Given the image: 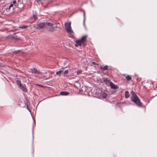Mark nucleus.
<instances>
[{"label":"nucleus","instance_id":"obj_1","mask_svg":"<svg viewBox=\"0 0 157 157\" xmlns=\"http://www.w3.org/2000/svg\"><path fill=\"white\" fill-rule=\"evenodd\" d=\"M131 96L130 97L131 100L138 107H143V103L140 102V99L135 93L133 91H131Z\"/></svg>","mask_w":157,"mask_h":157},{"label":"nucleus","instance_id":"obj_2","mask_svg":"<svg viewBox=\"0 0 157 157\" xmlns=\"http://www.w3.org/2000/svg\"><path fill=\"white\" fill-rule=\"evenodd\" d=\"M87 37V36H84L82 37L81 39L76 40L75 41V46L77 47L81 46L82 44L84 43L86 41Z\"/></svg>","mask_w":157,"mask_h":157},{"label":"nucleus","instance_id":"obj_3","mask_svg":"<svg viewBox=\"0 0 157 157\" xmlns=\"http://www.w3.org/2000/svg\"><path fill=\"white\" fill-rule=\"evenodd\" d=\"M45 23L46 24V28H49V29L50 31H53L54 30L55 28H57V25H56L55 27L52 26L54 25V23L52 22H45Z\"/></svg>","mask_w":157,"mask_h":157},{"label":"nucleus","instance_id":"obj_4","mask_svg":"<svg viewBox=\"0 0 157 157\" xmlns=\"http://www.w3.org/2000/svg\"><path fill=\"white\" fill-rule=\"evenodd\" d=\"M65 29L68 33H70L72 30L71 27V22H67L65 24Z\"/></svg>","mask_w":157,"mask_h":157},{"label":"nucleus","instance_id":"obj_5","mask_svg":"<svg viewBox=\"0 0 157 157\" xmlns=\"http://www.w3.org/2000/svg\"><path fill=\"white\" fill-rule=\"evenodd\" d=\"M45 28H46V24L44 22L38 23L37 24V29H43Z\"/></svg>","mask_w":157,"mask_h":157},{"label":"nucleus","instance_id":"obj_6","mask_svg":"<svg viewBox=\"0 0 157 157\" xmlns=\"http://www.w3.org/2000/svg\"><path fill=\"white\" fill-rule=\"evenodd\" d=\"M30 72L32 73L37 74H41L42 73L40 72L39 71L37 70L36 68H33L30 69Z\"/></svg>","mask_w":157,"mask_h":157},{"label":"nucleus","instance_id":"obj_7","mask_svg":"<svg viewBox=\"0 0 157 157\" xmlns=\"http://www.w3.org/2000/svg\"><path fill=\"white\" fill-rule=\"evenodd\" d=\"M110 86L112 88L114 89H116L118 88V87L117 86L115 85L112 82H110Z\"/></svg>","mask_w":157,"mask_h":157},{"label":"nucleus","instance_id":"obj_8","mask_svg":"<svg viewBox=\"0 0 157 157\" xmlns=\"http://www.w3.org/2000/svg\"><path fill=\"white\" fill-rule=\"evenodd\" d=\"M20 88L25 92L27 91V90L25 88V86L21 85L19 87Z\"/></svg>","mask_w":157,"mask_h":157},{"label":"nucleus","instance_id":"obj_9","mask_svg":"<svg viewBox=\"0 0 157 157\" xmlns=\"http://www.w3.org/2000/svg\"><path fill=\"white\" fill-rule=\"evenodd\" d=\"M127 81H129L132 79L131 76L128 75H124Z\"/></svg>","mask_w":157,"mask_h":157},{"label":"nucleus","instance_id":"obj_10","mask_svg":"<svg viewBox=\"0 0 157 157\" xmlns=\"http://www.w3.org/2000/svg\"><path fill=\"white\" fill-rule=\"evenodd\" d=\"M69 94V93L67 91H61L60 93V94L62 95H67Z\"/></svg>","mask_w":157,"mask_h":157},{"label":"nucleus","instance_id":"obj_11","mask_svg":"<svg viewBox=\"0 0 157 157\" xmlns=\"http://www.w3.org/2000/svg\"><path fill=\"white\" fill-rule=\"evenodd\" d=\"M30 18L33 20V21H34L37 19L36 15V14H33L32 17Z\"/></svg>","mask_w":157,"mask_h":157},{"label":"nucleus","instance_id":"obj_12","mask_svg":"<svg viewBox=\"0 0 157 157\" xmlns=\"http://www.w3.org/2000/svg\"><path fill=\"white\" fill-rule=\"evenodd\" d=\"M68 33L69 34V36L70 37L73 38L74 37V33L72 30L71 31V32Z\"/></svg>","mask_w":157,"mask_h":157},{"label":"nucleus","instance_id":"obj_13","mask_svg":"<svg viewBox=\"0 0 157 157\" xmlns=\"http://www.w3.org/2000/svg\"><path fill=\"white\" fill-rule=\"evenodd\" d=\"M125 98H128L129 97V93L128 91H125Z\"/></svg>","mask_w":157,"mask_h":157},{"label":"nucleus","instance_id":"obj_14","mask_svg":"<svg viewBox=\"0 0 157 157\" xmlns=\"http://www.w3.org/2000/svg\"><path fill=\"white\" fill-rule=\"evenodd\" d=\"M101 96L103 98H105L107 97V94L106 93L103 92L101 93Z\"/></svg>","mask_w":157,"mask_h":157},{"label":"nucleus","instance_id":"obj_15","mask_svg":"<svg viewBox=\"0 0 157 157\" xmlns=\"http://www.w3.org/2000/svg\"><path fill=\"white\" fill-rule=\"evenodd\" d=\"M103 80L104 82L105 83H107L110 81V80H109L107 78H103Z\"/></svg>","mask_w":157,"mask_h":157},{"label":"nucleus","instance_id":"obj_16","mask_svg":"<svg viewBox=\"0 0 157 157\" xmlns=\"http://www.w3.org/2000/svg\"><path fill=\"white\" fill-rule=\"evenodd\" d=\"M12 4L13 5H14V6H18V4L17 3V1L16 0H14L12 2Z\"/></svg>","mask_w":157,"mask_h":157},{"label":"nucleus","instance_id":"obj_17","mask_svg":"<svg viewBox=\"0 0 157 157\" xmlns=\"http://www.w3.org/2000/svg\"><path fill=\"white\" fill-rule=\"evenodd\" d=\"M16 82L18 86H19V87L21 85V82L20 80H17L16 81Z\"/></svg>","mask_w":157,"mask_h":157},{"label":"nucleus","instance_id":"obj_18","mask_svg":"<svg viewBox=\"0 0 157 157\" xmlns=\"http://www.w3.org/2000/svg\"><path fill=\"white\" fill-rule=\"evenodd\" d=\"M28 26L27 25H23L22 26H20L19 28L22 29H25L27 28Z\"/></svg>","mask_w":157,"mask_h":157},{"label":"nucleus","instance_id":"obj_19","mask_svg":"<svg viewBox=\"0 0 157 157\" xmlns=\"http://www.w3.org/2000/svg\"><path fill=\"white\" fill-rule=\"evenodd\" d=\"M13 5L11 3L9 6L8 8H7V11L8 10V11H9L10 10V9H11V8L12 7H13Z\"/></svg>","mask_w":157,"mask_h":157},{"label":"nucleus","instance_id":"obj_20","mask_svg":"<svg viewBox=\"0 0 157 157\" xmlns=\"http://www.w3.org/2000/svg\"><path fill=\"white\" fill-rule=\"evenodd\" d=\"M100 68L103 69L104 70H106L107 69L108 67L107 66H105L104 67H101Z\"/></svg>","mask_w":157,"mask_h":157},{"label":"nucleus","instance_id":"obj_21","mask_svg":"<svg viewBox=\"0 0 157 157\" xmlns=\"http://www.w3.org/2000/svg\"><path fill=\"white\" fill-rule=\"evenodd\" d=\"M62 71H63L62 70H60L58 71H57V72H56V75L59 76L60 75Z\"/></svg>","mask_w":157,"mask_h":157},{"label":"nucleus","instance_id":"obj_22","mask_svg":"<svg viewBox=\"0 0 157 157\" xmlns=\"http://www.w3.org/2000/svg\"><path fill=\"white\" fill-rule=\"evenodd\" d=\"M77 74L79 75V74H81L82 72V71L80 70H78L77 71Z\"/></svg>","mask_w":157,"mask_h":157},{"label":"nucleus","instance_id":"obj_23","mask_svg":"<svg viewBox=\"0 0 157 157\" xmlns=\"http://www.w3.org/2000/svg\"><path fill=\"white\" fill-rule=\"evenodd\" d=\"M83 13H84V23H85V18H86L85 12V11H83Z\"/></svg>","mask_w":157,"mask_h":157},{"label":"nucleus","instance_id":"obj_24","mask_svg":"<svg viewBox=\"0 0 157 157\" xmlns=\"http://www.w3.org/2000/svg\"><path fill=\"white\" fill-rule=\"evenodd\" d=\"M68 70H67L66 71H65L63 73L64 74H67L68 73Z\"/></svg>","mask_w":157,"mask_h":157},{"label":"nucleus","instance_id":"obj_25","mask_svg":"<svg viewBox=\"0 0 157 157\" xmlns=\"http://www.w3.org/2000/svg\"><path fill=\"white\" fill-rule=\"evenodd\" d=\"M92 64L94 65H98V64H97V63L95 62H92Z\"/></svg>","mask_w":157,"mask_h":157},{"label":"nucleus","instance_id":"obj_26","mask_svg":"<svg viewBox=\"0 0 157 157\" xmlns=\"http://www.w3.org/2000/svg\"><path fill=\"white\" fill-rule=\"evenodd\" d=\"M26 106H27V109L29 110V111H30L29 109L28 106V105H27Z\"/></svg>","mask_w":157,"mask_h":157},{"label":"nucleus","instance_id":"obj_27","mask_svg":"<svg viewBox=\"0 0 157 157\" xmlns=\"http://www.w3.org/2000/svg\"><path fill=\"white\" fill-rule=\"evenodd\" d=\"M36 85L38 86H40V87L43 86H42L40 85L36 84Z\"/></svg>","mask_w":157,"mask_h":157},{"label":"nucleus","instance_id":"obj_28","mask_svg":"<svg viewBox=\"0 0 157 157\" xmlns=\"http://www.w3.org/2000/svg\"><path fill=\"white\" fill-rule=\"evenodd\" d=\"M19 51V50H18V51H15V52H15L17 53V52H18Z\"/></svg>","mask_w":157,"mask_h":157},{"label":"nucleus","instance_id":"obj_29","mask_svg":"<svg viewBox=\"0 0 157 157\" xmlns=\"http://www.w3.org/2000/svg\"><path fill=\"white\" fill-rule=\"evenodd\" d=\"M37 0V1H40V0Z\"/></svg>","mask_w":157,"mask_h":157}]
</instances>
